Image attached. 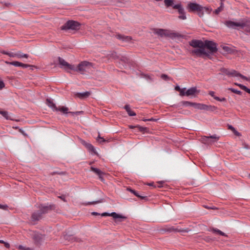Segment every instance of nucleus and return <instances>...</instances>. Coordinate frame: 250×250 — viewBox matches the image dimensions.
Here are the masks:
<instances>
[{
	"instance_id": "39448f33",
	"label": "nucleus",
	"mask_w": 250,
	"mask_h": 250,
	"mask_svg": "<svg viewBox=\"0 0 250 250\" xmlns=\"http://www.w3.org/2000/svg\"><path fill=\"white\" fill-rule=\"evenodd\" d=\"M225 24L229 28L235 29L237 27L242 28L246 26V21L244 20H241L238 21H225Z\"/></svg>"
},
{
	"instance_id": "ea45409f",
	"label": "nucleus",
	"mask_w": 250,
	"mask_h": 250,
	"mask_svg": "<svg viewBox=\"0 0 250 250\" xmlns=\"http://www.w3.org/2000/svg\"><path fill=\"white\" fill-rule=\"evenodd\" d=\"M133 194L135 195H136V196L140 198L141 199H144L145 198V197H143V196H141L139 195L136 191H135V192L133 193Z\"/></svg>"
},
{
	"instance_id": "ddd939ff",
	"label": "nucleus",
	"mask_w": 250,
	"mask_h": 250,
	"mask_svg": "<svg viewBox=\"0 0 250 250\" xmlns=\"http://www.w3.org/2000/svg\"><path fill=\"white\" fill-rule=\"evenodd\" d=\"M155 33L161 36V37L163 36H170L171 35V33H170V31L167 30L163 29H156Z\"/></svg>"
},
{
	"instance_id": "4c0bfd02",
	"label": "nucleus",
	"mask_w": 250,
	"mask_h": 250,
	"mask_svg": "<svg viewBox=\"0 0 250 250\" xmlns=\"http://www.w3.org/2000/svg\"><path fill=\"white\" fill-rule=\"evenodd\" d=\"M0 243L4 244L6 248H9V244L8 243H7L4 242L3 240H0Z\"/></svg>"
},
{
	"instance_id": "c756f323",
	"label": "nucleus",
	"mask_w": 250,
	"mask_h": 250,
	"mask_svg": "<svg viewBox=\"0 0 250 250\" xmlns=\"http://www.w3.org/2000/svg\"><path fill=\"white\" fill-rule=\"evenodd\" d=\"M229 129H230L233 133L235 135H237V136H239L240 135V133L237 131L235 128L232 126L231 125H229Z\"/></svg>"
},
{
	"instance_id": "a211bd4d",
	"label": "nucleus",
	"mask_w": 250,
	"mask_h": 250,
	"mask_svg": "<svg viewBox=\"0 0 250 250\" xmlns=\"http://www.w3.org/2000/svg\"><path fill=\"white\" fill-rule=\"evenodd\" d=\"M46 104L47 105L53 109V110L57 111V107L55 105V104L53 103L51 99H47L46 100Z\"/></svg>"
},
{
	"instance_id": "e433bc0d",
	"label": "nucleus",
	"mask_w": 250,
	"mask_h": 250,
	"mask_svg": "<svg viewBox=\"0 0 250 250\" xmlns=\"http://www.w3.org/2000/svg\"><path fill=\"white\" fill-rule=\"evenodd\" d=\"M8 207L7 205H2L0 204V208L6 210L7 209Z\"/></svg>"
},
{
	"instance_id": "3c124183",
	"label": "nucleus",
	"mask_w": 250,
	"mask_h": 250,
	"mask_svg": "<svg viewBox=\"0 0 250 250\" xmlns=\"http://www.w3.org/2000/svg\"><path fill=\"white\" fill-rule=\"evenodd\" d=\"M154 120L153 119V118H151L150 119H146V120H145L144 121H154Z\"/></svg>"
},
{
	"instance_id": "de8ad7c7",
	"label": "nucleus",
	"mask_w": 250,
	"mask_h": 250,
	"mask_svg": "<svg viewBox=\"0 0 250 250\" xmlns=\"http://www.w3.org/2000/svg\"><path fill=\"white\" fill-rule=\"evenodd\" d=\"M127 190L132 192V193H133L135 191L134 190H133L130 188H127Z\"/></svg>"
},
{
	"instance_id": "603ef678",
	"label": "nucleus",
	"mask_w": 250,
	"mask_h": 250,
	"mask_svg": "<svg viewBox=\"0 0 250 250\" xmlns=\"http://www.w3.org/2000/svg\"><path fill=\"white\" fill-rule=\"evenodd\" d=\"M70 113H71V114H77V113H79V112H75H75H70Z\"/></svg>"
},
{
	"instance_id": "cd10ccee",
	"label": "nucleus",
	"mask_w": 250,
	"mask_h": 250,
	"mask_svg": "<svg viewBox=\"0 0 250 250\" xmlns=\"http://www.w3.org/2000/svg\"><path fill=\"white\" fill-rule=\"evenodd\" d=\"M212 230L214 232L217 233H218L219 234H220L221 235L227 236V235L225 234V233H224L223 232H222V231H221L220 230H219V229H214V228H213L212 229Z\"/></svg>"
},
{
	"instance_id": "72a5a7b5",
	"label": "nucleus",
	"mask_w": 250,
	"mask_h": 250,
	"mask_svg": "<svg viewBox=\"0 0 250 250\" xmlns=\"http://www.w3.org/2000/svg\"><path fill=\"white\" fill-rule=\"evenodd\" d=\"M214 99H215L217 101H220V102H224V101H225L226 100L225 98H220L218 97H214Z\"/></svg>"
},
{
	"instance_id": "c85d7f7f",
	"label": "nucleus",
	"mask_w": 250,
	"mask_h": 250,
	"mask_svg": "<svg viewBox=\"0 0 250 250\" xmlns=\"http://www.w3.org/2000/svg\"><path fill=\"white\" fill-rule=\"evenodd\" d=\"M3 54L7 55L10 57H16L17 53L3 52Z\"/></svg>"
},
{
	"instance_id": "412c9836",
	"label": "nucleus",
	"mask_w": 250,
	"mask_h": 250,
	"mask_svg": "<svg viewBox=\"0 0 250 250\" xmlns=\"http://www.w3.org/2000/svg\"><path fill=\"white\" fill-rule=\"evenodd\" d=\"M83 144L90 151L92 152L94 151V146L90 144L84 142Z\"/></svg>"
},
{
	"instance_id": "6e6552de",
	"label": "nucleus",
	"mask_w": 250,
	"mask_h": 250,
	"mask_svg": "<svg viewBox=\"0 0 250 250\" xmlns=\"http://www.w3.org/2000/svg\"><path fill=\"white\" fill-rule=\"evenodd\" d=\"M219 139V137L215 134L209 136H202L201 137L200 141L203 144L210 145L217 141Z\"/></svg>"
},
{
	"instance_id": "f257e3e1",
	"label": "nucleus",
	"mask_w": 250,
	"mask_h": 250,
	"mask_svg": "<svg viewBox=\"0 0 250 250\" xmlns=\"http://www.w3.org/2000/svg\"><path fill=\"white\" fill-rule=\"evenodd\" d=\"M189 44L194 48L192 53L198 57L209 58L217 50L216 44L212 41H206L203 42L200 40H193Z\"/></svg>"
},
{
	"instance_id": "a18cd8bd",
	"label": "nucleus",
	"mask_w": 250,
	"mask_h": 250,
	"mask_svg": "<svg viewBox=\"0 0 250 250\" xmlns=\"http://www.w3.org/2000/svg\"><path fill=\"white\" fill-rule=\"evenodd\" d=\"M161 78L163 79H164V80H167L168 79V77L167 75H165V74H163L162 76H161Z\"/></svg>"
},
{
	"instance_id": "49530a36",
	"label": "nucleus",
	"mask_w": 250,
	"mask_h": 250,
	"mask_svg": "<svg viewBox=\"0 0 250 250\" xmlns=\"http://www.w3.org/2000/svg\"><path fill=\"white\" fill-rule=\"evenodd\" d=\"M209 95H210L211 97H212L214 98V97H216L214 95V92L213 91H210L209 93Z\"/></svg>"
},
{
	"instance_id": "5fc2aeb1",
	"label": "nucleus",
	"mask_w": 250,
	"mask_h": 250,
	"mask_svg": "<svg viewBox=\"0 0 250 250\" xmlns=\"http://www.w3.org/2000/svg\"><path fill=\"white\" fill-rule=\"evenodd\" d=\"M249 177L250 178V174L249 175Z\"/></svg>"
},
{
	"instance_id": "864d4df0",
	"label": "nucleus",
	"mask_w": 250,
	"mask_h": 250,
	"mask_svg": "<svg viewBox=\"0 0 250 250\" xmlns=\"http://www.w3.org/2000/svg\"><path fill=\"white\" fill-rule=\"evenodd\" d=\"M246 92H248V93L250 94V89L248 88Z\"/></svg>"
},
{
	"instance_id": "f8f14e48",
	"label": "nucleus",
	"mask_w": 250,
	"mask_h": 250,
	"mask_svg": "<svg viewBox=\"0 0 250 250\" xmlns=\"http://www.w3.org/2000/svg\"><path fill=\"white\" fill-rule=\"evenodd\" d=\"M116 37L117 39L122 41L123 42H132V39L130 36H124L121 34H117L116 35Z\"/></svg>"
},
{
	"instance_id": "473e14b6",
	"label": "nucleus",
	"mask_w": 250,
	"mask_h": 250,
	"mask_svg": "<svg viewBox=\"0 0 250 250\" xmlns=\"http://www.w3.org/2000/svg\"><path fill=\"white\" fill-rule=\"evenodd\" d=\"M101 201H95V202H87V203H84V205H90L95 204H97V203H101Z\"/></svg>"
},
{
	"instance_id": "a19ab883",
	"label": "nucleus",
	"mask_w": 250,
	"mask_h": 250,
	"mask_svg": "<svg viewBox=\"0 0 250 250\" xmlns=\"http://www.w3.org/2000/svg\"><path fill=\"white\" fill-rule=\"evenodd\" d=\"M4 87V83L2 81H0V89H1Z\"/></svg>"
},
{
	"instance_id": "2eb2a0df",
	"label": "nucleus",
	"mask_w": 250,
	"mask_h": 250,
	"mask_svg": "<svg viewBox=\"0 0 250 250\" xmlns=\"http://www.w3.org/2000/svg\"><path fill=\"white\" fill-rule=\"evenodd\" d=\"M90 95V93L86 91L82 93H76L74 95L76 97L79 98L81 99H84L89 97Z\"/></svg>"
},
{
	"instance_id": "0eeeda50",
	"label": "nucleus",
	"mask_w": 250,
	"mask_h": 250,
	"mask_svg": "<svg viewBox=\"0 0 250 250\" xmlns=\"http://www.w3.org/2000/svg\"><path fill=\"white\" fill-rule=\"evenodd\" d=\"M92 66V64L88 62L84 61L81 62L77 66H75L76 69L73 70V71H79L83 73L84 71H87Z\"/></svg>"
},
{
	"instance_id": "dca6fc26",
	"label": "nucleus",
	"mask_w": 250,
	"mask_h": 250,
	"mask_svg": "<svg viewBox=\"0 0 250 250\" xmlns=\"http://www.w3.org/2000/svg\"><path fill=\"white\" fill-rule=\"evenodd\" d=\"M197 92V90L195 87H191L186 92V95L189 96L195 95Z\"/></svg>"
},
{
	"instance_id": "79ce46f5",
	"label": "nucleus",
	"mask_w": 250,
	"mask_h": 250,
	"mask_svg": "<svg viewBox=\"0 0 250 250\" xmlns=\"http://www.w3.org/2000/svg\"><path fill=\"white\" fill-rule=\"evenodd\" d=\"M231 91L233 93H236V94H239L241 93V91H238V90H235V89H231Z\"/></svg>"
},
{
	"instance_id": "f3484780",
	"label": "nucleus",
	"mask_w": 250,
	"mask_h": 250,
	"mask_svg": "<svg viewBox=\"0 0 250 250\" xmlns=\"http://www.w3.org/2000/svg\"><path fill=\"white\" fill-rule=\"evenodd\" d=\"M0 114L2 115L7 120H13L11 114H9L8 112L6 111L0 110Z\"/></svg>"
},
{
	"instance_id": "1a4fd4ad",
	"label": "nucleus",
	"mask_w": 250,
	"mask_h": 250,
	"mask_svg": "<svg viewBox=\"0 0 250 250\" xmlns=\"http://www.w3.org/2000/svg\"><path fill=\"white\" fill-rule=\"evenodd\" d=\"M80 24L79 22L74 21H69L66 22L63 26H62L61 28L62 30H78L80 28Z\"/></svg>"
},
{
	"instance_id": "20e7f679",
	"label": "nucleus",
	"mask_w": 250,
	"mask_h": 250,
	"mask_svg": "<svg viewBox=\"0 0 250 250\" xmlns=\"http://www.w3.org/2000/svg\"><path fill=\"white\" fill-rule=\"evenodd\" d=\"M39 209L35 211L32 215L31 219L32 221H38L42 218V214L47 212L51 209L50 207L41 205L39 206Z\"/></svg>"
},
{
	"instance_id": "4be33fe9",
	"label": "nucleus",
	"mask_w": 250,
	"mask_h": 250,
	"mask_svg": "<svg viewBox=\"0 0 250 250\" xmlns=\"http://www.w3.org/2000/svg\"><path fill=\"white\" fill-rule=\"evenodd\" d=\"M29 57L28 55L26 54H23V53L21 52H19L17 53L16 57L18 58H28Z\"/></svg>"
},
{
	"instance_id": "2f4dec72",
	"label": "nucleus",
	"mask_w": 250,
	"mask_h": 250,
	"mask_svg": "<svg viewBox=\"0 0 250 250\" xmlns=\"http://www.w3.org/2000/svg\"><path fill=\"white\" fill-rule=\"evenodd\" d=\"M19 249L21 250H33L32 249L30 248L24 247L22 246H19Z\"/></svg>"
},
{
	"instance_id": "37998d69",
	"label": "nucleus",
	"mask_w": 250,
	"mask_h": 250,
	"mask_svg": "<svg viewBox=\"0 0 250 250\" xmlns=\"http://www.w3.org/2000/svg\"><path fill=\"white\" fill-rule=\"evenodd\" d=\"M1 3L2 5H4L6 6H8L10 5V3L6 2V1H3Z\"/></svg>"
},
{
	"instance_id": "9b49d317",
	"label": "nucleus",
	"mask_w": 250,
	"mask_h": 250,
	"mask_svg": "<svg viewBox=\"0 0 250 250\" xmlns=\"http://www.w3.org/2000/svg\"><path fill=\"white\" fill-rule=\"evenodd\" d=\"M59 64L61 65V67L68 72H71L73 70L76 69L75 65L70 64L61 58H59Z\"/></svg>"
},
{
	"instance_id": "6ab92c4d",
	"label": "nucleus",
	"mask_w": 250,
	"mask_h": 250,
	"mask_svg": "<svg viewBox=\"0 0 250 250\" xmlns=\"http://www.w3.org/2000/svg\"><path fill=\"white\" fill-rule=\"evenodd\" d=\"M124 108L129 116H134L136 115V113L131 109L129 105H125L124 106Z\"/></svg>"
},
{
	"instance_id": "c9c22d12",
	"label": "nucleus",
	"mask_w": 250,
	"mask_h": 250,
	"mask_svg": "<svg viewBox=\"0 0 250 250\" xmlns=\"http://www.w3.org/2000/svg\"><path fill=\"white\" fill-rule=\"evenodd\" d=\"M97 140L100 143L101 142H104L105 141V140L104 138L100 137L99 136L97 137Z\"/></svg>"
},
{
	"instance_id": "4468645a",
	"label": "nucleus",
	"mask_w": 250,
	"mask_h": 250,
	"mask_svg": "<svg viewBox=\"0 0 250 250\" xmlns=\"http://www.w3.org/2000/svg\"><path fill=\"white\" fill-rule=\"evenodd\" d=\"M5 62L7 64L13 65L16 67H21L23 68H27L30 66L29 64H24V63H22L21 62H17V61H15V62Z\"/></svg>"
},
{
	"instance_id": "423d86ee",
	"label": "nucleus",
	"mask_w": 250,
	"mask_h": 250,
	"mask_svg": "<svg viewBox=\"0 0 250 250\" xmlns=\"http://www.w3.org/2000/svg\"><path fill=\"white\" fill-rule=\"evenodd\" d=\"M222 72L227 75L231 76L232 77H239L244 80H245L248 81H250V78H247L244 75H242L237 71L234 70H229L227 69L223 68L222 69Z\"/></svg>"
},
{
	"instance_id": "09e8293b",
	"label": "nucleus",
	"mask_w": 250,
	"mask_h": 250,
	"mask_svg": "<svg viewBox=\"0 0 250 250\" xmlns=\"http://www.w3.org/2000/svg\"><path fill=\"white\" fill-rule=\"evenodd\" d=\"M181 89L180 88V87L179 86H177L175 87V90H177V91H180Z\"/></svg>"
},
{
	"instance_id": "9d476101",
	"label": "nucleus",
	"mask_w": 250,
	"mask_h": 250,
	"mask_svg": "<svg viewBox=\"0 0 250 250\" xmlns=\"http://www.w3.org/2000/svg\"><path fill=\"white\" fill-rule=\"evenodd\" d=\"M102 216H112L115 219L116 223H120L123 222L126 219V217L120 214H118L116 212H112L111 213L104 212L101 214Z\"/></svg>"
},
{
	"instance_id": "aec40b11",
	"label": "nucleus",
	"mask_w": 250,
	"mask_h": 250,
	"mask_svg": "<svg viewBox=\"0 0 250 250\" xmlns=\"http://www.w3.org/2000/svg\"><path fill=\"white\" fill-rule=\"evenodd\" d=\"M195 107L202 110H208V105L201 104L195 103Z\"/></svg>"
},
{
	"instance_id": "f03ea898",
	"label": "nucleus",
	"mask_w": 250,
	"mask_h": 250,
	"mask_svg": "<svg viewBox=\"0 0 250 250\" xmlns=\"http://www.w3.org/2000/svg\"><path fill=\"white\" fill-rule=\"evenodd\" d=\"M188 8L189 12H196L201 18L203 17L205 11L208 14H210L211 11V9L209 7H203L198 4L192 2H190L188 4Z\"/></svg>"
},
{
	"instance_id": "a878e982",
	"label": "nucleus",
	"mask_w": 250,
	"mask_h": 250,
	"mask_svg": "<svg viewBox=\"0 0 250 250\" xmlns=\"http://www.w3.org/2000/svg\"><path fill=\"white\" fill-rule=\"evenodd\" d=\"M91 169L92 171H93L94 172H95L99 176H100L102 173V172L99 169H98L97 168L91 167Z\"/></svg>"
},
{
	"instance_id": "f704fd0d",
	"label": "nucleus",
	"mask_w": 250,
	"mask_h": 250,
	"mask_svg": "<svg viewBox=\"0 0 250 250\" xmlns=\"http://www.w3.org/2000/svg\"><path fill=\"white\" fill-rule=\"evenodd\" d=\"M179 91L181 96L186 95V88H182Z\"/></svg>"
},
{
	"instance_id": "7c9ffc66",
	"label": "nucleus",
	"mask_w": 250,
	"mask_h": 250,
	"mask_svg": "<svg viewBox=\"0 0 250 250\" xmlns=\"http://www.w3.org/2000/svg\"><path fill=\"white\" fill-rule=\"evenodd\" d=\"M236 85H238L239 87H240L242 89L244 90L246 92L247 91L248 88H247L246 86L243 85L241 84H237L235 83Z\"/></svg>"
},
{
	"instance_id": "c03bdc74",
	"label": "nucleus",
	"mask_w": 250,
	"mask_h": 250,
	"mask_svg": "<svg viewBox=\"0 0 250 250\" xmlns=\"http://www.w3.org/2000/svg\"><path fill=\"white\" fill-rule=\"evenodd\" d=\"M243 148L246 149H249L250 148V146L248 144H244L243 145Z\"/></svg>"
},
{
	"instance_id": "5701e85b",
	"label": "nucleus",
	"mask_w": 250,
	"mask_h": 250,
	"mask_svg": "<svg viewBox=\"0 0 250 250\" xmlns=\"http://www.w3.org/2000/svg\"><path fill=\"white\" fill-rule=\"evenodd\" d=\"M68 108L67 107L64 106H59L57 107V111H60L61 112L63 113H68Z\"/></svg>"
},
{
	"instance_id": "58836bf2",
	"label": "nucleus",
	"mask_w": 250,
	"mask_h": 250,
	"mask_svg": "<svg viewBox=\"0 0 250 250\" xmlns=\"http://www.w3.org/2000/svg\"><path fill=\"white\" fill-rule=\"evenodd\" d=\"M223 49L224 50H225V51L228 52H229L230 50V48L228 46H224L223 47Z\"/></svg>"
},
{
	"instance_id": "7ed1b4c3",
	"label": "nucleus",
	"mask_w": 250,
	"mask_h": 250,
	"mask_svg": "<svg viewBox=\"0 0 250 250\" xmlns=\"http://www.w3.org/2000/svg\"><path fill=\"white\" fill-rule=\"evenodd\" d=\"M165 4L167 7H172L174 9L177 10L179 14L178 18L180 20L187 19L186 12L183 6L180 4H174L173 1H164Z\"/></svg>"
},
{
	"instance_id": "393cba45",
	"label": "nucleus",
	"mask_w": 250,
	"mask_h": 250,
	"mask_svg": "<svg viewBox=\"0 0 250 250\" xmlns=\"http://www.w3.org/2000/svg\"><path fill=\"white\" fill-rule=\"evenodd\" d=\"M34 239L37 242H39L42 239V236L39 234L35 233L33 235Z\"/></svg>"
},
{
	"instance_id": "8fccbe9b",
	"label": "nucleus",
	"mask_w": 250,
	"mask_h": 250,
	"mask_svg": "<svg viewBox=\"0 0 250 250\" xmlns=\"http://www.w3.org/2000/svg\"><path fill=\"white\" fill-rule=\"evenodd\" d=\"M92 214L93 215H100L99 213L96 212H93L92 213Z\"/></svg>"
},
{
	"instance_id": "b1692460",
	"label": "nucleus",
	"mask_w": 250,
	"mask_h": 250,
	"mask_svg": "<svg viewBox=\"0 0 250 250\" xmlns=\"http://www.w3.org/2000/svg\"><path fill=\"white\" fill-rule=\"evenodd\" d=\"M182 105H185L186 106H193L195 107V103L188 101H183L182 102Z\"/></svg>"
},
{
	"instance_id": "bb28decb",
	"label": "nucleus",
	"mask_w": 250,
	"mask_h": 250,
	"mask_svg": "<svg viewBox=\"0 0 250 250\" xmlns=\"http://www.w3.org/2000/svg\"><path fill=\"white\" fill-rule=\"evenodd\" d=\"M223 3H221V5L214 11V13L215 14L217 15V14H219L220 12H221L223 10Z\"/></svg>"
}]
</instances>
